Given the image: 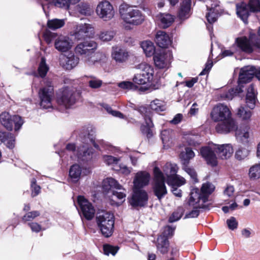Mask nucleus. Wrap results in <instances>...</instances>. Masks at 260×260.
I'll return each instance as SVG.
<instances>
[{"label":"nucleus","instance_id":"nucleus-16","mask_svg":"<svg viewBox=\"0 0 260 260\" xmlns=\"http://www.w3.org/2000/svg\"><path fill=\"white\" fill-rule=\"evenodd\" d=\"M206 197L203 195L198 188L192 189L190 194L189 204L194 208H203L204 203L207 201Z\"/></svg>","mask_w":260,"mask_h":260},{"label":"nucleus","instance_id":"nucleus-42","mask_svg":"<svg viewBox=\"0 0 260 260\" xmlns=\"http://www.w3.org/2000/svg\"><path fill=\"white\" fill-rule=\"evenodd\" d=\"M223 194L224 197L227 199L225 200V202H228L227 203H230L229 200L231 201H234L236 197L235 189L234 186L228 185L223 190Z\"/></svg>","mask_w":260,"mask_h":260},{"label":"nucleus","instance_id":"nucleus-52","mask_svg":"<svg viewBox=\"0 0 260 260\" xmlns=\"http://www.w3.org/2000/svg\"><path fill=\"white\" fill-rule=\"evenodd\" d=\"M183 169L190 176L193 182H198L197 174L194 169L189 167L188 165H183Z\"/></svg>","mask_w":260,"mask_h":260},{"label":"nucleus","instance_id":"nucleus-8","mask_svg":"<svg viewBox=\"0 0 260 260\" xmlns=\"http://www.w3.org/2000/svg\"><path fill=\"white\" fill-rule=\"evenodd\" d=\"M1 124L8 131L14 128L15 131H18L23 123V120L19 115H11L9 112H4L0 115Z\"/></svg>","mask_w":260,"mask_h":260},{"label":"nucleus","instance_id":"nucleus-10","mask_svg":"<svg viewBox=\"0 0 260 260\" xmlns=\"http://www.w3.org/2000/svg\"><path fill=\"white\" fill-rule=\"evenodd\" d=\"M45 86L39 92L40 106L43 109L52 108V100L53 95V87L49 80L45 82Z\"/></svg>","mask_w":260,"mask_h":260},{"label":"nucleus","instance_id":"nucleus-23","mask_svg":"<svg viewBox=\"0 0 260 260\" xmlns=\"http://www.w3.org/2000/svg\"><path fill=\"white\" fill-rule=\"evenodd\" d=\"M175 16L168 13H160L155 17L158 25L162 28L170 26L174 22Z\"/></svg>","mask_w":260,"mask_h":260},{"label":"nucleus","instance_id":"nucleus-62","mask_svg":"<svg viewBox=\"0 0 260 260\" xmlns=\"http://www.w3.org/2000/svg\"><path fill=\"white\" fill-rule=\"evenodd\" d=\"M104 252L106 255L111 254L114 255L118 250L117 247H114L109 245H106L103 247Z\"/></svg>","mask_w":260,"mask_h":260},{"label":"nucleus","instance_id":"nucleus-54","mask_svg":"<svg viewBox=\"0 0 260 260\" xmlns=\"http://www.w3.org/2000/svg\"><path fill=\"white\" fill-rule=\"evenodd\" d=\"M184 138L187 144L190 146L196 147L201 143V142L198 140V137L196 136L188 135H186Z\"/></svg>","mask_w":260,"mask_h":260},{"label":"nucleus","instance_id":"nucleus-17","mask_svg":"<svg viewBox=\"0 0 260 260\" xmlns=\"http://www.w3.org/2000/svg\"><path fill=\"white\" fill-rule=\"evenodd\" d=\"M78 203L85 218L87 220L91 219L95 213V210L91 204L83 196L78 197Z\"/></svg>","mask_w":260,"mask_h":260},{"label":"nucleus","instance_id":"nucleus-30","mask_svg":"<svg viewBox=\"0 0 260 260\" xmlns=\"http://www.w3.org/2000/svg\"><path fill=\"white\" fill-rule=\"evenodd\" d=\"M15 136L10 133H0V144L4 143L9 149H13L15 146Z\"/></svg>","mask_w":260,"mask_h":260},{"label":"nucleus","instance_id":"nucleus-55","mask_svg":"<svg viewBox=\"0 0 260 260\" xmlns=\"http://www.w3.org/2000/svg\"><path fill=\"white\" fill-rule=\"evenodd\" d=\"M104 162L108 166L117 164L120 160V158H117L110 155H105L103 157Z\"/></svg>","mask_w":260,"mask_h":260},{"label":"nucleus","instance_id":"nucleus-21","mask_svg":"<svg viewBox=\"0 0 260 260\" xmlns=\"http://www.w3.org/2000/svg\"><path fill=\"white\" fill-rule=\"evenodd\" d=\"M254 75V67L248 66L241 69L239 76V86L243 87V84L249 82Z\"/></svg>","mask_w":260,"mask_h":260},{"label":"nucleus","instance_id":"nucleus-7","mask_svg":"<svg viewBox=\"0 0 260 260\" xmlns=\"http://www.w3.org/2000/svg\"><path fill=\"white\" fill-rule=\"evenodd\" d=\"M136 68L140 70L141 73L134 76L133 78L134 83L143 85L152 81L154 78V69L152 66L144 62L137 65Z\"/></svg>","mask_w":260,"mask_h":260},{"label":"nucleus","instance_id":"nucleus-46","mask_svg":"<svg viewBox=\"0 0 260 260\" xmlns=\"http://www.w3.org/2000/svg\"><path fill=\"white\" fill-rule=\"evenodd\" d=\"M115 35L114 31L111 30H104L98 35L99 38L102 41L108 42L111 41Z\"/></svg>","mask_w":260,"mask_h":260},{"label":"nucleus","instance_id":"nucleus-53","mask_svg":"<svg viewBox=\"0 0 260 260\" xmlns=\"http://www.w3.org/2000/svg\"><path fill=\"white\" fill-rule=\"evenodd\" d=\"M48 70L49 68L46 63L45 59L44 58H42L38 68V72L40 76L41 77H45Z\"/></svg>","mask_w":260,"mask_h":260},{"label":"nucleus","instance_id":"nucleus-61","mask_svg":"<svg viewBox=\"0 0 260 260\" xmlns=\"http://www.w3.org/2000/svg\"><path fill=\"white\" fill-rule=\"evenodd\" d=\"M40 214V213L37 211L29 212L23 216L22 219L24 221H31L39 216Z\"/></svg>","mask_w":260,"mask_h":260},{"label":"nucleus","instance_id":"nucleus-45","mask_svg":"<svg viewBox=\"0 0 260 260\" xmlns=\"http://www.w3.org/2000/svg\"><path fill=\"white\" fill-rule=\"evenodd\" d=\"M65 19H53L47 22L48 27L51 29H56L62 27L65 24Z\"/></svg>","mask_w":260,"mask_h":260},{"label":"nucleus","instance_id":"nucleus-36","mask_svg":"<svg viewBox=\"0 0 260 260\" xmlns=\"http://www.w3.org/2000/svg\"><path fill=\"white\" fill-rule=\"evenodd\" d=\"M236 7L238 16L246 23L249 14V7L244 3L237 4Z\"/></svg>","mask_w":260,"mask_h":260},{"label":"nucleus","instance_id":"nucleus-22","mask_svg":"<svg viewBox=\"0 0 260 260\" xmlns=\"http://www.w3.org/2000/svg\"><path fill=\"white\" fill-rule=\"evenodd\" d=\"M168 184L171 186L172 192L178 197L182 196L181 190L178 187L184 185L186 183L185 179L180 175H176L172 179H169L167 181Z\"/></svg>","mask_w":260,"mask_h":260},{"label":"nucleus","instance_id":"nucleus-26","mask_svg":"<svg viewBox=\"0 0 260 260\" xmlns=\"http://www.w3.org/2000/svg\"><path fill=\"white\" fill-rule=\"evenodd\" d=\"M235 45L241 50L246 52L251 53L253 51V47H255L249 39L246 37H238L236 39Z\"/></svg>","mask_w":260,"mask_h":260},{"label":"nucleus","instance_id":"nucleus-18","mask_svg":"<svg viewBox=\"0 0 260 260\" xmlns=\"http://www.w3.org/2000/svg\"><path fill=\"white\" fill-rule=\"evenodd\" d=\"M151 176L146 171H140L135 174L133 180V188L142 189L148 185L150 180Z\"/></svg>","mask_w":260,"mask_h":260},{"label":"nucleus","instance_id":"nucleus-50","mask_svg":"<svg viewBox=\"0 0 260 260\" xmlns=\"http://www.w3.org/2000/svg\"><path fill=\"white\" fill-rule=\"evenodd\" d=\"M214 186L209 183L206 182L202 185L201 192L203 195H205L207 200L208 196L211 194L214 190Z\"/></svg>","mask_w":260,"mask_h":260},{"label":"nucleus","instance_id":"nucleus-5","mask_svg":"<svg viewBox=\"0 0 260 260\" xmlns=\"http://www.w3.org/2000/svg\"><path fill=\"white\" fill-rule=\"evenodd\" d=\"M96 222L102 234L106 237L111 236L114 228V216L109 212H102L96 217Z\"/></svg>","mask_w":260,"mask_h":260},{"label":"nucleus","instance_id":"nucleus-28","mask_svg":"<svg viewBox=\"0 0 260 260\" xmlns=\"http://www.w3.org/2000/svg\"><path fill=\"white\" fill-rule=\"evenodd\" d=\"M155 42L159 47L164 48L171 45L172 41L165 31L159 30L155 35Z\"/></svg>","mask_w":260,"mask_h":260},{"label":"nucleus","instance_id":"nucleus-14","mask_svg":"<svg viewBox=\"0 0 260 260\" xmlns=\"http://www.w3.org/2000/svg\"><path fill=\"white\" fill-rule=\"evenodd\" d=\"M57 101L59 105L66 108L70 107L76 101L74 91L68 87L63 88L58 95Z\"/></svg>","mask_w":260,"mask_h":260},{"label":"nucleus","instance_id":"nucleus-27","mask_svg":"<svg viewBox=\"0 0 260 260\" xmlns=\"http://www.w3.org/2000/svg\"><path fill=\"white\" fill-rule=\"evenodd\" d=\"M111 56L112 59L116 62L123 63L127 60L129 57V53L124 49L113 47Z\"/></svg>","mask_w":260,"mask_h":260},{"label":"nucleus","instance_id":"nucleus-15","mask_svg":"<svg viewBox=\"0 0 260 260\" xmlns=\"http://www.w3.org/2000/svg\"><path fill=\"white\" fill-rule=\"evenodd\" d=\"M133 194L130 201L133 206H143L148 201V194L145 190L140 188H133Z\"/></svg>","mask_w":260,"mask_h":260},{"label":"nucleus","instance_id":"nucleus-51","mask_svg":"<svg viewBox=\"0 0 260 260\" xmlns=\"http://www.w3.org/2000/svg\"><path fill=\"white\" fill-rule=\"evenodd\" d=\"M242 88L243 87L242 86H238V87L236 89H231L227 93H224L223 95V96L226 100H231L237 94H239L243 91Z\"/></svg>","mask_w":260,"mask_h":260},{"label":"nucleus","instance_id":"nucleus-25","mask_svg":"<svg viewBox=\"0 0 260 260\" xmlns=\"http://www.w3.org/2000/svg\"><path fill=\"white\" fill-rule=\"evenodd\" d=\"M251 135L250 127L248 125L242 126L236 131L237 139L243 144L248 143Z\"/></svg>","mask_w":260,"mask_h":260},{"label":"nucleus","instance_id":"nucleus-24","mask_svg":"<svg viewBox=\"0 0 260 260\" xmlns=\"http://www.w3.org/2000/svg\"><path fill=\"white\" fill-rule=\"evenodd\" d=\"M216 152L219 157L222 159H226L231 157L234 152L232 146L230 144L222 145L216 144L215 147Z\"/></svg>","mask_w":260,"mask_h":260},{"label":"nucleus","instance_id":"nucleus-33","mask_svg":"<svg viewBox=\"0 0 260 260\" xmlns=\"http://www.w3.org/2000/svg\"><path fill=\"white\" fill-rule=\"evenodd\" d=\"M82 168L78 164L73 165L69 170V176L72 181L77 182L81 178Z\"/></svg>","mask_w":260,"mask_h":260},{"label":"nucleus","instance_id":"nucleus-60","mask_svg":"<svg viewBox=\"0 0 260 260\" xmlns=\"http://www.w3.org/2000/svg\"><path fill=\"white\" fill-rule=\"evenodd\" d=\"M103 107L108 113L111 114L114 117H119L120 118H125V116L121 113L117 111L113 110L112 108L108 105H104Z\"/></svg>","mask_w":260,"mask_h":260},{"label":"nucleus","instance_id":"nucleus-47","mask_svg":"<svg viewBox=\"0 0 260 260\" xmlns=\"http://www.w3.org/2000/svg\"><path fill=\"white\" fill-rule=\"evenodd\" d=\"M161 138L164 145L169 146L172 139V131L171 129H164L161 133Z\"/></svg>","mask_w":260,"mask_h":260},{"label":"nucleus","instance_id":"nucleus-35","mask_svg":"<svg viewBox=\"0 0 260 260\" xmlns=\"http://www.w3.org/2000/svg\"><path fill=\"white\" fill-rule=\"evenodd\" d=\"M195 156V153L191 148L186 147L179 154V157L181 160L182 165H188L190 160Z\"/></svg>","mask_w":260,"mask_h":260},{"label":"nucleus","instance_id":"nucleus-43","mask_svg":"<svg viewBox=\"0 0 260 260\" xmlns=\"http://www.w3.org/2000/svg\"><path fill=\"white\" fill-rule=\"evenodd\" d=\"M80 137L83 143L88 144L91 143L93 145L95 148L96 149H100L98 145L95 143V140L93 138L92 135L90 134L86 130L81 133Z\"/></svg>","mask_w":260,"mask_h":260},{"label":"nucleus","instance_id":"nucleus-59","mask_svg":"<svg viewBox=\"0 0 260 260\" xmlns=\"http://www.w3.org/2000/svg\"><path fill=\"white\" fill-rule=\"evenodd\" d=\"M248 7L251 12H260V1L249 0Z\"/></svg>","mask_w":260,"mask_h":260},{"label":"nucleus","instance_id":"nucleus-6","mask_svg":"<svg viewBox=\"0 0 260 260\" xmlns=\"http://www.w3.org/2000/svg\"><path fill=\"white\" fill-rule=\"evenodd\" d=\"M153 191L154 194L160 201L167 194V189L165 184V176L162 172L157 167L153 169Z\"/></svg>","mask_w":260,"mask_h":260},{"label":"nucleus","instance_id":"nucleus-4","mask_svg":"<svg viewBox=\"0 0 260 260\" xmlns=\"http://www.w3.org/2000/svg\"><path fill=\"white\" fill-rule=\"evenodd\" d=\"M104 190L107 192V197L113 202L112 204L117 203L116 199L120 201V203L125 200L126 197L125 190L122 186L114 179L108 178L105 179L103 183Z\"/></svg>","mask_w":260,"mask_h":260},{"label":"nucleus","instance_id":"nucleus-39","mask_svg":"<svg viewBox=\"0 0 260 260\" xmlns=\"http://www.w3.org/2000/svg\"><path fill=\"white\" fill-rule=\"evenodd\" d=\"M141 47L146 56L150 57L154 55L155 46L154 44L150 41H145L142 42Z\"/></svg>","mask_w":260,"mask_h":260},{"label":"nucleus","instance_id":"nucleus-9","mask_svg":"<svg viewBox=\"0 0 260 260\" xmlns=\"http://www.w3.org/2000/svg\"><path fill=\"white\" fill-rule=\"evenodd\" d=\"M172 59V52L169 50L161 49L156 51L153 56L154 65L160 69H169L171 66Z\"/></svg>","mask_w":260,"mask_h":260},{"label":"nucleus","instance_id":"nucleus-38","mask_svg":"<svg viewBox=\"0 0 260 260\" xmlns=\"http://www.w3.org/2000/svg\"><path fill=\"white\" fill-rule=\"evenodd\" d=\"M153 126V124L150 117H146L145 118V122L141 126V131L142 133L145 135L148 138L152 136V127Z\"/></svg>","mask_w":260,"mask_h":260},{"label":"nucleus","instance_id":"nucleus-19","mask_svg":"<svg viewBox=\"0 0 260 260\" xmlns=\"http://www.w3.org/2000/svg\"><path fill=\"white\" fill-rule=\"evenodd\" d=\"M74 42L68 36H60L54 42V47L59 52H64L70 50L73 46Z\"/></svg>","mask_w":260,"mask_h":260},{"label":"nucleus","instance_id":"nucleus-49","mask_svg":"<svg viewBox=\"0 0 260 260\" xmlns=\"http://www.w3.org/2000/svg\"><path fill=\"white\" fill-rule=\"evenodd\" d=\"M249 176L251 179L260 178V165H254L249 169Z\"/></svg>","mask_w":260,"mask_h":260},{"label":"nucleus","instance_id":"nucleus-48","mask_svg":"<svg viewBox=\"0 0 260 260\" xmlns=\"http://www.w3.org/2000/svg\"><path fill=\"white\" fill-rule=\"evenodd\" d=\"M77 9L78 12L84 15H90L91 13V9L89 4L85 3H81L78 5Z\"/></svg>","mask_w":260,"mask_h":260},{"label":"nucleus","instance_id":"nucleus-56","mask_svg":"<svg viewBox=\"0 0 260 260\" xmlns=\"http://www.w3.org/2000/svg\"><path fill=\"white\" fill-rule=\"evenodd\" d=\"M249 38L255 47L260 49V27L258 29L257 36H256L254 34H250Z\"/></svg>","mask_w":260,"mask_h":260},{"label":"nucleus","instance_id":"nucleus-20","mask_svg":"<svg viewBox=\"0 0 260 260\" xmlns=\"http://www.w3.org/2000/svg\"><path fill=\"white\" fill-rule=\"evenodd\" d=\"M191 0H183L180 4L177 13V18L182 22L188 19L191 15Z\"/></svg>","mask_w":260,"mask_h":260},{"label":"nucleus","instance_id":"nucleus-57","mask_svg":"<svg viewBox=\"0 0 260 260\" xmlns=\"http://www.w3.org/2000/svg\"><path fill=\"white\" fill-rule=\"evenodd\" d=\"M54 5L60 8L69 10L71 4L68 0H53Z\"/></svg>","mask_w":260,"mask_h":260},{"label":"nucleus","instance_id":"nucleus-31","mask_svg":"<svg viewBox=\"0 0 260 260\" xmlns=\"http://www.w3.org/2000/svg\"><path fill=\"white\" fill-rule=\"evenodd\" d=\"M178 168L175 164L167 162L163 167V172L164 176L167 177V181L169 179H172L176 175Z\"/></svg>","mask_w":260,"mask_h":260},{"label":"nucleus","instance_id":"nucleus-13","mask_svg":"<svg viewBox=\"0 0 260 260\" xmlns=\"http://www.w3.org/2000/svg\"><path fill=\"white\" fill-rule=\"evenodd\" d=\"M215 146L216 144H213L202 147L199 152L207 164L213 167L217 166L218 164L217 157L214 152L216 151Z\"/></svg>","mask_w":260,"mask_h":260},{"label":"nucleus","instance_id":"nucleus-2","mask_svg":"<svg viewBox=\"0 0 260 260\" xmlns=\"http://www.w3.org/2000/svg\"><path fill=\"white\" fill-rule=\"evenodd\" d=\"M98 44L93 40H88L78 44L75 48V53L82 56L88 66H92L98 62L99 53L94 54Z\"/></svg>","mask_w":260,"mask_h":260},{"label":"nucleus","instance_id":"nucleus-32","mask_svg":"<svg viewBox=\"0 0 260 260\" xmlns=\"http://www.w3.org/2000/svg\"><path fill=\"white\" fill-rule=\"evenodd\" d=\"M79 62V58L74 54H70L64 56L62 60L63 66L67 70H71L76 67Z\"/></svg>","mask_w":260,"mask_h":260},{"label":"nucleus","instance_id":"nucleus-29","mask_svg":"<svg viewBox=\"0 0 260 260\" xmlns=\"http://www.w3.org/2000/svg\"><path fill=\"white\" fill-rule=\"evenodd\" d=\"M93 150L87 145H83L77 149V156L79 160L88 161L91 159Z\"/></svg>","mask_w":260,"mask_h":260},{"label":"nucleus","instance_id":"nucleus-12","mask_svg":"<svg viewBox=\"0 0 260 260\" xmlns=\"http://www.w3.org/2000/svg\"><path fill=\"white\" fill-rule=\"evenodd\" d=\"M70 34L78 40L84 39L93 35V28L89 24H80L74 27Z\"/></svg>","mask_w":260,"mask_h":260},{"label":"nucleus","instance_id":"nucleus-64","mask_svg":"<svg viewBox=\"0 0 260 260\" xmlns=\"http://www.w3.org/2000/svg\"><path fill=\"white\" fill-rule=\"evenodd\" d=\"M118 86L123 89H135L136 86L129 81H123L119 83Z\"/></svg>","mask_w":260,"mask_h":260},{"label":"nucleus","instance_id":"nucleus-11","mask_svg":"<svg viewBox=\"0 0 260 260\" xmlns=\"http://www.w3.org/2000/svg\"><path fill=\"white\" fill-rule=\"evenodd\" d=\"M96 13L104 21H109L115 16V11L113 6L108 1L100 2L97 5Z\"/></svg>","mask_w":260,"mask_h":260},{"label":"nucleus","instance_id":"nucleus-40","mask_svg":"<svg viewBox=\"0 0 260 260\" xmlns=\"http://www.w3.org/2000/svg\"><path fill=\"white\" fill-rule=\"evenodd\" d=\"M149 106L151 109L156 112H162L166 110L165 102L159 99H155L151 102Z\"/></svg>","mask_w":260,"mask_h":260},{"label":"nucleus","instance_id":"nucleus-37","mask_svg":"<svg viewBox=\"0 0 260 260\" xmlns=\"http://www.w3.org/2000/svg\"><path fill=\"white\" fill-rule=\"evenodd\" d=\"M207 7L208 12L206 14V17L208 22L212 24L215 22L219 16V9L216 6L214 7L209 8Z\"/></svg>","mask_w":260,"mask_h":260},{"label":"nucleus","instance_id":"nucleus-3","mask_svg":"<svg viewBox=\"0 0 260 260\" xmlns=\"http://www.w3.org/2000/svg\"><path fill=\"white\" fill-rule=\"evenodd\" d=\"M119 13L120 18L126 24L138 25L142 24L145 19L140 10L125 3L119 6Z\"/></svg>","mask_w":260,"mask_h":260},{"label":"nucleus","instance_id":"nucleus-34","mask_svg":"<svg viewBox=\"0 0 260 260\" xmlns=\"http://www.w3.org/2000/svg\"><path fill=\"white\" fill-rule=\"evenodd\" d=\"M256 93L252 85H251L247 89L246 96V102L247 106L253 109L256 102Z\"/></svg>","mask_w":260,"mask_h":260},{"label":"nucleus","instance_id":"nucleus-44","mask_svg":"<svg viewBox=\"0 0 260 260\" xmlns=\"http://www.w3.org/2000/svg\"><path fill=\"white\" fill-rule=\"evenodd\" d=\"M237 115L242 120L249 121L251 120L252 112L250 110L241 106L238 109Z\"/></svg>","mask_w":260,"mask_h":260},{"label":"nucleus","instance_id":"nucleus-1","mask_svg":"<svg viewBox=\"0 0 260 260\" xmlns=\"http://www.w3.org/2000/svg\"><path fill=\"white\" fill-rule=\"evenodd\" d=\"M231 115V110L226 105L218 104L213 108L211 113L212 119L221 122L216 126L218 133L226 134L236 129V123Z\"/></svg>","mask_w":260,"mask_h":260},{"label":"nucleus","instance_id":"nucleus-58","mask_svg":"<svg viewBox=\"0 0 260 260\" xmlns=\"http://www.w3.org/2000/svg\"><path fill=\"white\" fill-rule=\"evenodd\" d=\"M183 214V209L181 208H178L170 216L169 221L170 222H173L178 220L182 217Z\"/></svg>","mask_w":260,"mask_h":260},{"label":"nucleus","instance_id":"nucleus-41","mask_svg":"<svg viewBox=\"0 0 260 260\" xmlns=\"http://www.w3.org/2000/svg\"><path fill=\"white\" fill-rule=\"evenodd\" d=\"M169 241L165 236H159L157 241V248L161 253H165L168 250Z\"/></svg>","mask_w":260,"mask_h":260},{"label":"nucleus","instance_id":"nucleus-63","mask_svg":"<svg viewBox=\"0 0 260 260\" xmlns=\"http://www.w3.org/2000/svg\"><path fill=\"white\" fill-rule=\"evenodd\" d=\"M226 224L229 229L231 230H234L238 228V222L234 217H231L226 220Z\"/></svg>","mask_w":260,"mask_h":260}]
</instances>
